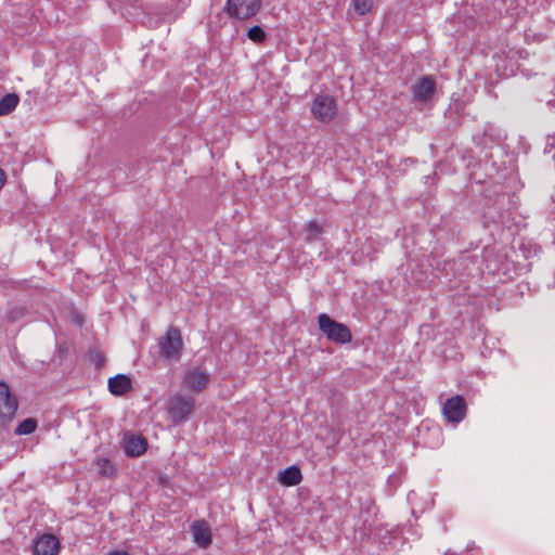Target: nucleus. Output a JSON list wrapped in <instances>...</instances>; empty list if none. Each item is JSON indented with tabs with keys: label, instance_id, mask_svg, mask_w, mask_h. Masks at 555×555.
I'll return each instance as SVG.
<instances>
[{
	"label": "nucleus",
	"instance_id": "2",
	"mask_svg": "<svg viewBox=\"0 0 555 555\" xmlns=\"http://www.w3.org/2000/svg\"><path fill=\"white\" fill-rule=\"evenodd\" d=\"M319 328L327 337V339L336 344H347L351 341L352 335L348 326L339 323L326 313H321L318 317Z\"/></svg>",
	"mask_w": 555,
	"mask_h": 555
},
{
	"label": "nucleus",
	"instance_id": "10",
	"mask_svg": "<svg viewBox=\"0 0 555 555\" xmlns=\"http://www.w3.org/2000/svg\"><path fill=\"white\" fill-rule=\"evenodd\" d=\"M59 546V540L53 534H43L35 541L33 551L35 555H55Z\"/></svg>",
	"mask_w": 555,
	"mask_h": 555
},
{
	"label": "nucleus",
	"instance_id": "17",
	"mask_svg": "<svg viewBox=\"0 0 555 555\" xmlns=\"http://www.w3.org/2000/svg\"><path fill=\"white\" fill-rule=\"evenodd\" d=\"M98 472L103 477H113L116 474V469L111 460L106 457H99L95 462Z\"/></svg>",
	"mask_w": 555,
	"mask_h": 555
},
{
	"label": "nucleus",
	"instance_id": "14",
	"mask_svg": "<svg viewBox=\"0 0 555 555\" xmlns=\"http://www.w3.org/2000/svg\"><path fill=\"white\" fill-rule=\"evenodd\" d=\"M503 138L502 130L488 122L485 125L482 137L478 139L477 144L487 146L490 143L500 142Z\"/></svg>",
	"mask_w": 555,
	"mask_h": 555
},
{
	"label": "nucleus",
	"instance_id": "12",
	"mask_svg": "<svg viewBox=\"0 0 555 555\" xmlns=\"http://www.w3.org/2000/svg\"><path fill=\"white\" fill-rule=\"evenodd\" d=\"M108 390L115 396H124L132 388L131 379L125 374H117L108 378Z\"/></svg>",
	"mask_w": 555,
	"mask_h": 555
},
{
	"label": "nucleus",
	"instance_id": "7",
	"mask_svg": "<svg viewBox=\"0 0 555 555\" xmlns=\"http://www.w3.org/2000/svg\"><path fill=\"white\" fill-rule=\"evenodd\" d=\"M466 401L460 395H455L447 399L442 408L444 417L448 420V422L454 424H457L464 420L466 416Z\"/></svg>",
	"mask_w": 555,
	"mask_h": 555
},
{
	"label": "nucleus",
	"instance_id": "4",
	"mask_svg": "<svg viewBox=\"0 0 555 555\" xmlns=\"http://www.w3.org/2000/svg\"><path fill=\"white\" fill-rule=\"evenodd\" d=\"M261 8V0H228L224 11L229 16L247 20L257 14Z\"/></svg>",
	"mask_w": 555,
	"mask_h": 555
},
{
	"label": "nucleus",
	"instance_id": "9",
	"mask_svg": "<svg viewBox=\"0 0 555 555\" xmlns=\"http://www.w3.org/2000/svg\"><path fill=\"white\" fill-rule=\"evenodd\" d=\"M209 383V375L198 369L190 370L185 373L184 384L193 392H201Z\"/></svg>",
	"mask_w": 555,
	"mask_h": 555
},
{
	"label": "nucleus",
	"instance_id": "13",
	"mask_svg": "<svg viewBox=\"0 0 555 555\" xmlns=\"http://www.w3.org/2000/svg\"><path fill=\"white\" fill-rule=\"evenodd\" d=\"M147 447L146 439L142 436H130L125 440L124 450L128 456L135 457L142 455Z\"/></svg>",
	"mask_w": 555,
	"mask_h": 555
},
{
	"label": "nucleus",
	"instance_id": "6",
	"mask_svg": "<svg viewBox=\"0 0 555 555\" xmlns=\"http://www.w3.org/2000/svg\"><path fill=\"white\" fill-rule=\"evenodd\" d=\"M311 113L315 119L322 122H330L337 113V105L333 96L319 95L311 104Z\"/></svg>",
	"mask_w": 555,
	"mask_h": 555
},
{
	"label": "nucleus",
	"instance_id": "19",
	"mask_svg": "<svg viewBox=\"0 0 555 555\" xmlns=\"http://www.w3.org/2000/svg\"><path fill=\"white\" fill-rule=\"evenodd\" d=\"M306 231H307V235H306L305 240L307 242H311V241L315 240L323 232V227L317 220H311L306 224Z\"/></svg>",
	"mask_w": 555,
	"mask_h": 555
},
{
	"label": "nucleus",
	"instance_id": "15",
	"mask_svg": "<svg viewBox=\"0 0 555 555\" xmlns=\"http://www.w3.org/2000/svg\"><path fill=\"white\" fill-rule=\"evenodd\" d=\"M302 479L300 469L297 466H289L279 473L278 480L287 487L298 485Z\"/></svg>",
	"mask_w": 555,
	"mask_h": 555
},
{
	"label": "nucleus",
	"instance_id": "1",
	"mask_svg": "<svg viewBox=\"0 0 555 555\" xmlns=\"http://www.w3.org/2000/svg\"><path fill=\"white\" fill-rule=\"evenodd\" d=\"M159 356L167 361L178 362L181 358L183 340L181 332L176 326H169L164 336L158 339Z\"/></svg>",
	"mask_w": 555,
	"mask_h": 555
},
{
	"label": "nucleus",
	"instance_id": "20",
	"mask_svg": "<svg viewBox=\"0 0 555 555\" xmlns=\"http://www.w3.org/2000/svg\"><path fill=\"white\" fill-rule=\"evenodd\" d=\"M247 37L256 43H261L264 41L267 35L260 26L256 25L247 30Z\"/></svg>",
	"mask_w": 555,
	"mask_h": 555
},
{
	"label": "nucleus",
	"instance_id": "21",
	"mask_svg": "<svg viewBox=\"0 0 555 555\" xmlns=\"http://www.w3.org/2000/svg\"><path fill=\"white\" fill-rule=\"evenodd\" d=\"M372 7H373L372 0H353L354 11L359 15H365L366 13H369L371 11Z\"/></svg>",
	"mask_w": 555,
	"mask_h": 555
},
{
	"label": "nucleus",
	"instance_id": "16",
	"mask_svg": "<svg viewBox=\"0 0 555 555\" xmlns=\"http://www.w3.org/2000/svg\"><path fill=\"white\" fill-rule=\"evenodd\" d=\"M20 103V96L17 93H7L0 100V116L8 115L15 109Z\"/></svg>",
	"mask_w": 555,
	"mask_h": 555
},
{
	"label": "nucleus",
	"instance_id": "3",
	"mask_svg": "<svg viewBox=\"0 0 555 555\" xmlns=\"http://www.w3.org/2000/svg\"><path fill=\"white\" fill-rule=\"evenodd\" d=\"M195 401L192 397L177 393L167 406L170 421L175 424L184 423L194 412Z\"/></svg>",
	"mask_w": 555,
	"mask_h": 555
},
{
	"label": "nucleus",
	"instance_id": "22",
	"mask_svg": "<svg viewBox=\"0 0 555 555\" xmlns=\"http://www.w3.org/2000/svg\"><path fill=\"white\" fill-rule=\"evenodd\" d=\"M108 555H129L127 552H122V551H114V552H111Z\"/></svg>",
	"mask_w": 555,
	"mask_h": 555
},
{
	"label": "nucleus",
	"instance_id": "11",
	"mask_svg": "<svg viewBox=\"0 0 555 555\" xmlns=\"http://www.w3.org/2000/svg\"><path fill=\"white\" fill-rule=\"evenodd\" d=\"M193 541L201 547L206 548L211 544V531L205 520H197L191 526Z\"/></svg>",
	"mask_w": 555,
	"mask_h": 555
},
{
	"label": "nucleus",
	"instance_id": "5",
	"mask_svg": "<svg viewBox=\"0 0 555 555\" xmlns=\"http://www.w3.org/2000/svg\"><path fill=\"white\" fill-rule=\"evenodd\" d=\"M17 406V399L12 395L9 385L0 380V422L3 426L14 418Z\"/></svg>",
	"mask_w": 555,
	"mask_h": 555
},
{
	"label": "nucleus",
	"instance_id": "8",
	"mask_svg": "<svg viewBox=\"0 0 555 555\" xmlns=\"http://www.w3.org/2000/svg\"><path fill=\"white\" fill-rule=\"evenodd\" d=\"M435 89L436 81L431 76H424L412 86L413 96L420 102L429 100Z\"/></svg>",
	"mask_w": 555,
	"mask_h": 555
},
{
	"label": "nucleus",
	"instance_id": "18",
	"mask_svg": "<svg viewBox=\"0 0 555 555\" xmlns=\"http://www.w3.org/2000/svg\"><path fill=\"white\" fill-rule=\"evenodd\" d=\"M36 428L37 421L35 418L28 417L18 424V426L14 430V434L17 436L29 435L34 433Z\"/></svg>",
	"mask_w": 555,
	"mask_h": 555
}]
</instances>
